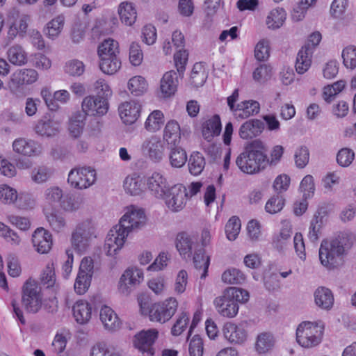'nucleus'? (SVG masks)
Listing matches in <instances>:
<instances>
[{
  "label": "nucleus",
  "instance_id": "29",
  "mask_svg": "<svg viewBox=\"0 0 356 356\" xmlns=\"http://www.w3.org/2000/svg\"><path fill=\"white\" fill-rule=\"evenodd\" d=\"M259 110L260 106L257 101H244L237 104L234 115L237 119H246L257 115Z\"/></svg>",
  "mask_w": 356,
  "mask_h": 356
},
{
  "label": "nucleus",
  "instance_id": "38",
  "mask_svg": "<svg viewBox=\"0 0 356 356\" xmlns=\"http://www.w3.org/2000/svg\"><path fill=\"white\" fill-rule=\"evenodd\" d=\"M65 24V17L59 15L49 22L44 30L47 38L55 40L60 34Z\"/></svg>",
  "mask_w": 356,
  "mask_h": 356
},
{
  "label": "nucleus",
  "instance_id": "54",
  "mask_svg": "<svg viewBox=\"0 0 356 356\" xmlns=\"http://www.w3.org/2000/svg\"><path fill=\"white\" fill-rule=\"evenodd\" d=\"M52 171L51 168L45 165H40L34 168L31 171V179L37 184L46 182L51 176Z\"/></svg>",
  "mask_w": 356,
  "mask_h": 356
},
{
  "label": "nucleus",
  "instance_id": "46",
  "mask_svg": "<svg viewBox=\"0 0 356 356\" xmlns=\"http://www.w3.org/2000/svg\"><path fill=\"white\" fill-rule=\"evenodd\" d=\"M148 84L141 76H135L128 81V89L134 96H140L144 94L147 90Z\"/></svg>",
  "mask_w": 356,
  "mask_h": 356
},
{
  "label": "nucleus",
  "instance_id": "36",
  "mask_svg": "<svg viewBox=\"0 0 356 356\" xmlns=\"http://www.w3.org/2000/svg\"><path fill=\"white\" fill-rule=\"evenodd\" d=\"M164 122L163 113L160 110H154L147 118L144 127L148 132L156 133L161 129Z\"/></svg>",
  "mask_w": 356,
  "mask_h": 356
},
{
  "label": "nucleus",
  "instance_id": "4",
  "mask_svg": "<svg viewBox=\"0 0 356 356\" xmlns=\"http://www.w3.org/2000/svg\"><path fill=\"white\" fill-rule=\"evenodd\" d=\"M38 79V72L31 68L19 69L15 71L8 82V88L16 97L22 98L26 95L25 86L34 83Z\"/></svg>",
  "mask_w": 356,
  "mask_h": 356
},
{
  "label": "nucleus",
  "instance_id": "50",
  "mask_svg": "<svg viewBox=\"0 0 356 356\" xmlns=\"http://www.w3.org/2000/svg\"><path fill=\"white\" fill-rule=\"evenodd\" d=\"M245 274L239 269L229 268L222 275V280L230 284H241L245 281Z\"/></svg>",
  "mask_w": 356,
  "mask_h": 356
},
{
  "label": "nucleus",
  "instance_id": "59",
  "mask_svg": "<svg viewBox=\"0 0 356 356\" xmlns=\"http://www.w3.org/2000/svg\"><path fill=\"white\" fill-rule=\"evenodd\" d=\"M284 205V199L281 195H275L268 200L265 206L266 212L274 214L280 212Z\"/></svg>",
  "mask_w": 356,
  "mask_h": 356
},
{
  "label": "nucleus",
  "instance_id": "30",
  "mask_svg": "<svg viewBox=\"0 0 356 356\" xmlns=\"http://www.w3.org/2000/svg\"><path fill=\"white\" fill-rule=\"evenodd\" d=\"M315 304L320 308L328 310L334 304V296L332 291L324 286L318 287L314 293Z\"/></svg>",
  "mask_w": 356,
  "mask_h": 356
},
{
  "label": "nucleus",
  "instance_id": "39",
  "mask_svg": "<svg viewBox=\"0 0 356 356\" xmlns=\"http://www.w3.org/2000/svg\"><path fill=\"white\" fill-rule=\"evenodd\" d=\"M168 157L170 164L172 168H181L187 161L186 151L182 147L178 146V145H170Z\"/></svg>",
  "mask_w": 356,
  "mask_h": 356
},
{
  "label": "nucleus",
  "instance_id": "32",
  "mask_svg": "<svg viewBox=\"0 0 356 356\" xmlns=\"http://www.w3.org/2000/svg\"><path fill=\"white\" fill-rule=\"evenodd\" d=\"M143 179L136 173L128 175L124 182L123 187L125 192L131 195H138L144 189Z\"/></svg>",
  "mask_w": 356,
  "mask_h": 356
},
{
  "label": "nucleus",
  "instance_id": "35",
  "mask_svg": "<svg viewBox=\"0 0 356 356\" xmlns=\"http://www.w3.org/2000/svg\"><path fill=\"white\" fill-rule=\"evenodd\" d=\"M59 123L52 120H40L35 127V132L45 137H51L56 135L59 131Z\"/></svg>",
  "mask_w": 356,
  "mask_h": 356
},
{
  "label": "nucleus",
  "instance_id": "45",
  "mask_svg": "<svg viewBox=\"0 0 356 356\" xmlns=\"http://www.w3.org/2000/svg\"><path fill=\"white\" fill-rule=\"evenodd\" d=\"M90 356H120V353L114 346L102 341L92 347Z\"/></svg>",
  "mask_w": 356,
  "mask_h": 356
},
{
  "label": "nucleus",
  "instance_id": "25",
  "mask_svg": "<svg viewBox=\"0 0 356 356\" xmlns=\"http://www.w3.org/2000/svg\"><path fill=\"white\" fill-rule=\"evenodd\" d=\"M99 317L104 328L108 331H116L121 325L118 315L108 306L104 305L101 308Z\"/></svg>",
  "mask_w": 356,
  "mask_h": 356
},
{
  "label": "nucleus",
  "instance_id": "52",
  "mask_svg": "<svg viewBox=\"0 0 356 356\" xmlns=\"http://www.w3.org/2000/svg\"><path fill=\"white\" fill-rule=\"evenodd\" d=\"M9 60L17 65H22L26 63V54L20 45H13L8 51Z\"/></svg>",
  "mask_w": 356,
  "mask_h": 356
},
{
  "label": "nucleus",
  "instance_id": "33",
  "mask_svg": "<svg viewBox=\"0 0 356 356\" xmlns=\"http://www.w3.org/2000/svg\"><path fill=\"white\" fill-rule=\"evenodd\" d=\"M72 311L76 321L80 324L86 323L91 318L92 307L86 301H76L73 306Z\"/></svg>",
  "mask_w": 356,
  "mask_h": 356
},
{
  "label": "nucleus",
  "instance_id": "40",
  "mask_svg": "<svg viewBox=\"0 0 356 356\" xmlns=\"http://www.w3.org/2000/svg\"><path fill=\"white\" fill-rule=\"evenodd\" d=\"M206 161L203 155L199 152H193L189 157L188 167L190 173L197 176L205 168Z\"/></svg>",
  "mask_w": 356,
  "mask_h": 356
},
{
  "label": "nucleus",
  "instance_id": "42",
  "mask_svg": "<svg viewBox=\"0 0 356 356\" xmlns=\"http://www.w3.org/2000/svg\"><path fill=\"white\" fill-rule=\"evenodd\" d=\"M118 42L113 39L104 40L98 47L99 58L109 56H118Z\"/></svg>",
  "mask_w": 356,
  "mask_h": 356
},
{
  "label": "nucleus",
  "instance_id": "5",
  "mask_svg": "<svg viewBox=\"0 0 356 356\" xmlns=\"http://www.w3.org/2000/svg\"><path fill=\"white\" fill-rule=\"evenodd\" d=\"M96 238L92 220H85L79 222L72 234V245L79 253L84 252L93 238Z\"/></svg>",
  "mask_w": 356,
  "mask_h": 356
},
{
  "label": "nucleus",
  "instance_id": "26",
  "mask_svg": "<svg viewBox=\"0 0 356 356\" xmlns=\"http://www.w3.org/2000/svg\"><path fill=\"white\" fill-rule=\"evenodd\" d=\"M118 13L122 24L132 26L137 19V10L134 3L130 1L121 2L118 8Z\"/></svg>",
  "mask_w": 356,
  "mask_h": 356
},
{
  "label": "nucleus",
  "instance_id": "44",
  "mask_svg": "<svg viewBox=\"0 0 356 356\" xmlns=\"http://www.w3.org/2000/svg\"><path fill=\"white\" fill-rule=\"evenodd\" d=\"M208 76L204 65L202 63L194 64L191 74V81L195 87L203 86Z\"/></svg>",
  "mask_w": 356,
  "mask_h": 356
},
{
  "label": "nucleus",
  "instance_id": "23",
  "mask_svg": "<svg viewBox=\"0 0 356 356\" xmlns=\"http://www.w3.org/2000/svg\"><path fill=\"white\" fill-rule=\"evenodd\" d=\"M264 129L263 122L258 119H251L242 124L238 134L242 139H251L259 136Z\"/></svg>",
  "mask_w": 356,
  "mask_h": 356
},
{
  "label": "nucleus",
  "instance_id": "41",
  "mask_svg": "<svg viewBox=\"0 0 356 356\" xmlns=\"http://www.w3.org/2000/svg\"><path fill=\"white\" fill-rule=\"evenodd\" d=\"M86 119V113H84L79 111L73 115L69 124V131L72 137L77 138L81 136Z\"/></svg>",
  "mask_w": 356,
  "mask_h": 356
},
{
  "label": "nucleus",
  "instance_id": "19",
  "mask_svg": "<svg viewBox=\"0 0 356 356\" xmlns=\"http://www.w3.org/2000/svg\"><path fill=\"white\" fill-rule=\"evenodd\" d=\"M13 150L26 156H39L42 152V147L39 143L24 138H19L13 143Z\"/></svg>",
  "mask_w": 356,
  "mask_h": 356
},
{
  "label": "nucleus",
  "instance_id": "62",
  "mask_svg": "<svg viewBox=\"0 0 356 356\" xmlns=\"http://www.w3.org/2000/svg\"><path fill=\"white\" fill-rule=\"evenodd\" d=\"M188 56L187 51L184 49H179L174 55L175 64L180 76H183L185 71Z\"/></svg>",
  "mask_w": 356,
  "mask_h": 356
},
{
  "label": "nucleus",
  "instance_id": "49",
  "mask_svg": "<svg viewBox=\"0 0 356 356\" xmlns=\"http://www.w3.org/2000/svg\"><path fill=\"white\" fill-rule=\"evenodd\" d=\"M286 19V12L283 8H275L270 11L266 18L268 28L275 29L280 28Z\"/></svg>",
  "mask_w": 356,
  "mask_h": 356
},
{
  "label": "nucleus",
  "instance_id": "6",
  "mask_svg": "<svg viewBox=\"0 0 356 356\" xmlns=\"http://www.w3.org/2000/svg\"><path fill=\"white\" fill-rule=\"evenodd\" d=\"M22 302L24 309L32 314L38 312L42 308L43 296L41 287L33 280H27L22 291Z\"/></svg>",
  "mask_w": 356,
  "mask_h": 356
},
{
  "label": "nucleus",
  "instance_id": "57",
  "mask_svg": "<svg viewBox=\"0 0 356 356\" xmlns=\"http://www.w3.org/2000/svg\"><path fill=\"white\" fill-rule=\"evenodd\" d=\"M85 71L83 63L79 60L73 59L67 61L65 65V72L73 76H79Z\"/></svg>",
  "mask_w": 356,
  "mask_h": 356
},
{
  "label": "nucleus",
  "instance_id": "53",
  "mask_svg": "<svg viewBox=\"0 0 356 356\" xmlns=\"http://www.w3.org/2000/svg\"><path fill=\"white\" fill-rule=\"evenodd\" d=\"M343 64L345 67L349 70H355L356 68V47L354 45H348L346 47L341 53Z\"/></svg>",
  "mask_w": 356,
  "mask_h": 356
},
{
  "label": "nucleus",
  "instance_id": "14",
  "mask_svg": "<svg viewBox=\"0 0 356 356\" xmlns=\"http://www.w3.org/2000/svg\"><path fill=\"white\" fill-rule=\"evenodd\" d=\"M144 275L141 269L129 268L122 275L119 282V291L128 295L143 280Z\"/></svg>",
  "mask_w": 356,
  "mask_h": 356
},
{
  "label": "nucleus",
  "instance_id": "27",
  "mask_svg": "<svg viewBox=\"0 0 356 356\" xmlns=\"http://www.w3.org/2000/svg\"><path fill=\"white\" fill-rule=\"evenodd\" d=\"M221 130L220 118L219 115H215L203 123L202 133L207 142H211L215 136L220 135Z\"/></svg>",
  "mask_w": 356,
  "mask_h": 356
},
{
  "label": "nucleus",
  "instance_id": "31",
  "mask_svg": "<svg viewBox=\"0 0 356 356\" xmlns=\"http://www.w3.org/2000/svg\"><path fill=\"white\" fill-rule=\"evenodd\" d=\"M26 199V196L18 197L17 191L6 184L0 185V200L4 204H11L16 201L17 206L21 209H26V205L21 204L22 200Z\"/></svg>",
  "mask_w": 356,
  "mask_h": 356
},
{
  "label": "nucleus",
  "instance_id": "51",
  "mask_svg": "<svg viewBox=\"0 0 356 356\" xmlns=\"http://www.w3.org/2000/svg\"><path fill=\"white\" fill-rule=\"evenodd\" d=\"M64 196L62 189L58 186L49 187L44 191L45 202L51 207L58 204L60 207V202Z\"/></svg>",
  "mask_w": 356,
  "mask_h": 356
},
{
  "label": "nucleus",
  "instance_id": "48",
  "mask_svg": "<svg viewBox=\"0 0 356 356\" xmlns=\"http://www.w3.org/2000/svg\"><path fill=\"white\" fill-rule=\"evenodd\" d=\"M291 227L289 223L284 225L280 232L273 240V245L279 251L283 250L291 238Z\"/></svg>",
  "mask_w": 356,
  "mask_h": 356
},
{
  "label": "nucleus",
  "instance_id": "22",
  "mask_svg": "<svg viewBox=\"0 0 356 356\" xmlns=\"http://www.w3.org/2000/svg\"><path fill=\"white\" fill-rule=\"evenodd\" d=\"M217 312L222 316L234 317L238 311V303L229 296L224 294L217 297L213 301Z\"/></svg>",
  "mask_w": 356,
  "mask_h": 356
},
{
  "label": "nucleus",
  "instance_id": "64",
  "mask_svg": "<svg viewBox=\"0 0 356 356\" xmlns=\"http://www.w3.org/2000/svg\"><path fill=\"white\" fill-rule=\"evenodd\" d=\"M147 285L149 289L156 295L162 294L166 289L167 283L164 277L158 276L150 279Z\"/></svg>",
  "mask_w": 356,
  "mask_h": 356
},
{
  "label": "nucleus",
  "instance_id": "1",
  "mask_svg": "<svg viewBox=\"0 0 356 356\" xmlns=\"http://www.w3.org/2000/svg\"><path fill=\"white\" fill-rule=\"evenodd\" d=\"M348 248V238L344 234H339L331 240H323L318 250L321 264L329 270L341 266Z\"/></svg>",
  "mask_w": 356,
  "mask_h": 356
},
{
  "label": "nucleus",
  "instance_id": "34",
  "mask_svg": "<svg viewBox=\"0 0 356 356\" xmlns=\"http://www.w3.org/2000/svg\"><path fill=\"white\" fill-rule=\"evenodd\" d=\"M85 197L80 194H66L60 202V208L67 212H74L83 208Z\"/></svg>",
  "mask_w": 356,
  "mask_h": 356
},
{
  "label": "nucleus",
  "instance_id": "15",
  "mask_svg": "<svg viewBox=\"0 0 356 356\" xmlns=\"http://www.w3.org/2000/svg\"><path fill=\"white\" fill-rule=\"evenodd\" d=\"M81 113L92 115H104L108 110V103L106 97L101 96H87L81 104Z\"/></svg>",
  "mask_w": 356,
  "mask_h": 356
},
{
  "label": "nucleus",
  "instance_id": "2",
  "mask_svg": "<svg viewBox=\"0 0 356 356\" xmlns=\"http://www.w3.org/2000/svg\"><path fill=\"white\" fill-rule=\"evenodd\" d=\"M262 149L263 143L259 140H254L246 145L236 159V165L240 170L247 174H254L264 169L268 163V159Z\"/></svg>",
  "mask_w": 356,
  "mask_h": 356
},
{
  "label": "nucleus",
  "instance_id": "11",
  "mask_svg": "<svg viewBox=\"0 0 356 356\" xmlns=\"http://www.w3.org/2000/svg\"><path fill=\"white\" fill-rule=\"evenodd\" d=\"M129 234L128 231L122 229L118 224L114 226L107 234L104 250L106 254L114 256L118 254L124 246Z\"/></svg>",
  "mask_w": 356,
  "mask_h": 356
},
{
  "label": "nucleus",
  "instance_id": "16",
  "mask_svg": "<svg viewBox=\"0 0 356 356\" xmlns=\"http://www.w3.org/2000/svg\"><path fill=\"white\" fill-rule=\"evenodd\" d=\"M175 245L180 256L185 260H191L193 253L198 248L196 238L186 232L177 235Z\"/></svg>",
  "mask_w": 356,
  "mask_h": 356
},
{
  "label": "nucleus",
  "instance_id": "43",
  "mask_svg": "<svg viewBox=\"0 0 356 356\" xmlns=\"http://www.w3.org/2000/svg\"><path fill=\"white\" fill-rule=\"evenodd\" d=\"M275 339L269 332H263L257 336L255 349L259 354H264L274 346Z\"/></svg>",
  "mask_w": 356,
  "mask_h": 356
},
{
  "label": "nucleus",
  "instance_id": "7",
  "mask_svg": "<svg viewBox=\"0 0 356 356\" xmlns=\"http://www.w3.org/2000/svg\"><path fill=\"white\" fill-rule=\"evenodd\" d=\"M178 305V301L174 297L152 304L149 309L150 321L161 323L168 321L176 313Z\"/></svg>",
  "mask_w": 356,
  "mask_h": 356
},
{
  "label": "nucleus",
  "instance_id": "18",
  "mask_svg": "<svg viewBox=\"0 0 356 356\" xmlns=\"http://www.w3.org/2000/svg\"><path fill=\"white\" fill-rule=\"evenodd\" d=\"M32 243L35 250L39 254H47L51 249L52 236L43 227L37 228L32 234Z\"/></svg>",
  "mask_w": 356,
  "mask_h": 356
},
{
  "label": "nucleus",
  "instance_id": "55",
  "mask_svg": "<svg viewBox=\"0 0 356 356\" xmlns=\"http://www.w3.org/2000/svg\"><path fill=\"white\" fill-rule=\"evenodd\" d=\"M241 220L238 217L232 216L225 225V233L228 240L234 241L241 230Z\"/></svg>",
  "mask_w": 356,
  "mask_h": 356
},
{
  "label": "nucleus",
  "instance_id": "3",
  "mask_svg": "<svg viewBox=\"0 0 356 356\" xmlns=\"http://www.w3.org/2000/svg\"><path fill=\"white\" fill-rule=\"evenodd\" d=\"M325 325L321 321H304L296 329V341L305 348H312L319 345L323 339Z\"/></svg>",
  "mask_w": 356,
  "mask_h": 356
},
{
  "label": "nucleus",
  "instance_id": "61",
  "mask_svg": "<svg viewBox=\"0 0 356 356\" xmlns=\"http://www.w3.org/2000/svg\"><path fill=\"white\" fill-rule=\"evenodd\" d=\"M41 283L47 288L54 286L56 283L55 272L53 264H48L42 271L40 277Z\"/></svg>",
  "mask_w": 356,
  "mask_h": 356
},
{
  "label": "nucleus",
  "instance_id": "37",
  "mask_svg": "<svg viewBox=\"0 0 356 356\" xmlns=\"http://www.w3.org/2000/svg\"><path fill=\"white\" fill-rule=\"evenodd\" d=\"M191 259L193 261L195 268L202 270L200 278L204 279L207 276L208 268L210 264L209 257L204 255V249L200 248L195 250L193 253Z\"/></svg>",
  "mask_w": 356,
  "mask_h": 356
},
{
  "label": "nucleus",
  "instance_id": "63",
  "mask_svg": "<svg viewBox=\"0 0 356 356\" xmlns=\"http://www.w3.org/2000/svg\"><path fill=\"white\" fill-rule=\"evenodd\" d=\"M295 163L298 168H305L309 160V149L305 146L298 147L294 154Z\"/></svg>",
  "mask_w": 356,
  "mask_h": 356
},
{
  "label": "nucleus",
  "instance_id": "47",
  "mask_svg": "<svg viewBox=\"0 0 356 356\" xmlns=\"http://www.w3.org/2000/svg\"><path fill=\"white\" fill-rule=\"evenodd\" d=\"M121 67V62L118 56H109L100 58L99 67L101 70L107 74H113Z\"/></svg>",
  "mask_w": 356,
  "mask_h": 356
},
{
  "label": "nucleus",
  "instance_id": "24",
  "mask_svg": "<svg viewBox=\"0 0 356 356\" xmlns=\"http://www.w3.org/2000/svg\"><path fill=\"white\" fill-rule=\"evenodd\" d=\"M178 86L177 73L174 70L166 72L160 81V90L164 97L173 95Z\"/></svg>",
  "mask_w": 356,
  "mask_h": 356
},
{
  "label": "nucleus",
  "instance_id": "10",
  "mask_svg": "<svg viewBox=\"0 0 356 356\" xmlns=\"http://www.w3.org/2000/svg\"><path fill=\"white\" fill-rule=\"evenodd\" d=\"M145 220L146 216L143 209L130 206L127 207L118 225L130 234L144 226Z\"/></svg>",
  "mask_w": 356,
  "mask_h": 356
},
{
  "label": "nucleus",
  "instance_id": "9",
  "mask_svg": "<svg viewBox=\"0 0 356 356\" xmlns=\"http://www.w3.org/2000/svg\"><path fill=\"white\" fill-rule=\"evenodd\" d=\"M165 143L157 135L146 138L141 143L142 154L154 163L161 162L165 155Z\"/></svg>",
  "mask_w": 356,
  "mask_h": 356
},
{
  "label": "nucleus",
  "instance_id": "8",
  "mask_svg": "<svg viewBox=\"0 0 356 356\" xmlns=\"http://www.w3.org/2000/svg\"><path fill=\"white\" fill-rule=\"evenodd\" d=\"M96 179L95 170L90 167H83L72 169L68 174L67 182L72 187L83 190L93 185Z\"/></svg>",
  "mask_w": 356,
  "mask_h": 356
},
{
  "label": "nucleus",
  "instance_id": "56",
  "mask_svg": "<svg viewBox=\"0 0 356 356\" xmlns=\"http://www.w3.org/2000/svg\"><path fill=\"white\" fill-rule=\"evenodd\" d=\"M46 218L50 227L57 232L63 230L66 225L64 216L57 211L46 214Z\"/></svg>",
  "mask_w": 356,
  "mask_h": 356
},
{
  "label": "nucleus",
  "instance_id": "60",
  "mask_svg": "<svg viewBox=\"0 0 356 356\" xmlns=\"http://www.w3.org/2000/svg\"><path fill=\"white\" fill-rule=\"evenodd\" d=\"M354 152L349 148H342L337 154V161L340 166L348 167L353 161Z\"/></svg>",
  "mask_w": 356,
  "mask_h": 356
},
{
  "label": "nucleus",
  "instance_id": "12",
  "mask_svg": "<svg viewBox=\"0 0 356 356\" xmlns=\"http://www.w3.org/2000/svg\"><path fill=\"white\" fill-rule=\"evenodd\" d=\"M158 337L159 332L156 329L143 330L134 336V346L140 352L152 356L154 354L153 346Z\"/></svg>",
  "mask_w": 356,
  "mask_h": 356
},
{
  "label": "nucleus",
  "instance_id": "21",
  "mask_svg": "<svg viewBox=\"0 0 356 356\" xmlns=\"http://www.w3.org/2000/svg\"><path fill=\"white\" fill-rule=\"evenodd\" d=\"M141 106L135 101L124 102L118 107L119 115L126 124H134L139 118Z\"/></svg>",
  "mask_w": 356,
  "mask_h": 356
},
{
  "label": "nucleus",
  "instance_id": "28",
  "mask_svg": "<svg viewBox=\"0 0 356 356\" xmlns=\"http://www.w3.org/2000/svg\"><path fill=\"white\" fill-rule=\"evenodd\" d=\"M181 138V129L179 123L174 120H169L163 131V140L168 145H178Z\"/></svg>",
  "mask_w": 356,
  "mask_h": 356
},
{
  "label": "nucleus",
  "instance_id": "13",
  "mask_svg": "<svg viewBox=\"0 0 356 356\" xmlns=\"http://www.w3.org/2000/svg\"><path fill=\"white\" fill-rule=\"evenodd\" d=\"M167 207L172 211H179L186 205L188 198L186 188L182 184H176L165 193L164 197Z\"/></svg>",
  "mask_w": 356,
  "mask_h": 356
},
{
  "label": "nucleus",
  "instance_id": "20",
  "mask_svg": "<svg viewBox=\"0 0 356 356\" xmlns=\"http://www.w3.org/2000/svg\"><path fill=\"white\" fill-rule=\"evenodd\" d=\"M148 189L156 197H164L168 191V185L165 177L160 172H154L146 179Z\"/></svg>",
  "mask_w": 356,
  "mask_h": 356
},
{
  "label": "nucleus",
  "instance_id": "58",
  "mask_svg": "<svg viewBox=\"0 0 356 356\" xmlns=\"http://www.w3.org/2000/svg\"><path fill=\"white\" fill-rule=\"evenodd\" d=\"M91 278L92 277H90V275H87V274L83 275L78 273L74 285L75 291L80 295L84 294L90 285Z\"/></svg>",
  "mask_w": 356,
  "mask_h": 356
},
{
  "label": "nucleus",
  "instance_id": "17",
  "mask_svg": "<svg viewBox=\"0 0 356 356\" xmlns=\"http://www.w3.org/2000/svg\"><path fill=\"white\" fill-rule=\"evenodd\" d=\"M224 337L232 344H242L248 338V331L243 324L227 323L222 328Z\"/></svg>",
  "mask_w": 356,
  "mask_h": 356
}]
</instances>
